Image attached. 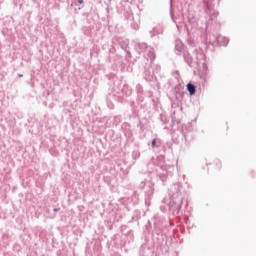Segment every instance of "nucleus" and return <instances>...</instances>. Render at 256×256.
Instances as JSON below:
<instances>
[{
	"mask_svg": "<svg viewBox=\"0 0 256 256\" xmlns=\"http://www.w3.org/2000/svg\"><path fill=\"white\" fill-rule=\"evenodd\" d=\"M187 89H188L190 95H195V91H196V90H195V85L189 83V84L187 85Z\"/></svg>",
	"mask_w": 256,
	"mask_h": 256,
	"instance_id": "1",
	"label": "nucleus"
},
{
	"mask_svg": "<svg viewBox=\"0 0 256 256\" xmlns=\"http://www.w3.org/2000/svg\"><path fill=\"white\" fill-rule=\"evenodd\" d=\"M152 147H157V140L156 139L152 140Z\"/></svg>",
	"mask_w": 256,
	"mask_h": 256,
	"instance_id": "2",
	"label": "nucleus"
},
{
	"mask_svg": "<svg viewBox=\"0 0 256 256\" xmlns=\"http://www.w3.org/2000/svg\"><path fill=\"white\" fill-rule=\"evenodd\" d=\"M78 3H79L80 5H82L83 0H78Z\"/></svg>",
	"mask_w": 256,
	"mask_h": 256,
	"instance_id": "3",
	"label": "nucleus"
},
{
	"mask_svg": "<svg viewBox=\"0 0 256 256\" xmlns=\"http://www.w3.org/2000/svg\"><path fill=\"white\" fill-rule=\"evenodd\" d=\"M19 77H23V75H22V74H20V75H19Z\"/></svg>",
	"mask_w": 256,
	"mask_h": 256,
	"instance_id": "4",
	"label": "nucleus"
}]
</instances>
